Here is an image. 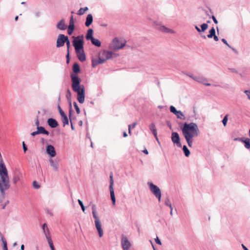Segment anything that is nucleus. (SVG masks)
I'll return each instance as SVG.
<instances>
[{"mask_svg": "<svg viewBox=\"0 0 250 250\" xmlns=\"http://www.w3.org/2000/svg\"><path fill=\"white\" fill-rule=\"evenodd\" d=\"M171 141L174 145H176L178 147H182L180 142V138L179 134L176 132H173L171 133Z\"/></svg>", "mask_w": 250, "mask_h": 250, "instance_id": "nucleus-9", "label": "nucleus"}, {"mask_svg": "<svg viewBox=\"0 0 250 250\" xmlns=\"http://www.w3.org/2000/svg\"><path fill=\"white\" fill-rule=\"evenodd\" d=\"M74 39L73 41V45L75 48V52L78 59L82 62L85 61L86 57L83 49V36L73 37Z\"/></svg>", "mask_w": 250, "mask_h": 250, "instance_id": "nucleus-3", "label": "nucleus"}, {"mask_svg": "<svg viewBox=\"0 0 250 250\" xmlns=\"http://www.w3.org/2000/svg\"><path fill=\"white\" fill-rule=\"evenodd\" d=\"M183 150L186 157H188L190 154V151L186 145H184L183 147Z\"/></svg>", "mask_w": 250, "mask_h": 250, "instance_id": "nucleus-30", "label": "nucleus"}, {"mask_svg": "<svg viewBox=\"0 0 250 250\" xmlns=\"http://www.w3.org/2000/svg\"><path fill=\"white\" fill-rule=\"evenodd\" d=\"M181 130L189 147L192 146L193 137H197L200 134V131L197 125L195 123L184 124Z\"/></svg>", "mask_w": 250, "mask_h": 250, "instance_id": "nucleus-2", "label": "nucleus"}, {"mask_svg": "<svg viewBox=\"0 0 250 250\" xmlns=\"http://www.w3.org/2000/svg\"><path fill=\"white\" fill-rule=\"evenodd\" d=\"M113 184H114V180H113V176L112 173H111L110 175V185H109V190L111 199L112 201V204L113 205H115L116 202V198L114 193V190L113 188Z\"/></svg>", "mask_w": 250, "mask_h": 250, "instance_id": "nucleus-6", "label": "nucleus"}, {"mask_svg": "<svg viewBox=\"0 0 250 250\" xmlns=\"http://www.w3.org/2000/svg\"><path fill=\"white\" fill-rule=\"evenodd\" d=\"M88 10V8L87 7H85L84 8H81L79 11H78L77 14L79 15H83L84 12Z\"/></svg>", "mask_w": 250, "mask_h": 250, "instance_id": "nucleus-32", "label": "nucleus"}, {"mask_svg": "<svg viewBox=\"0 0 250 250\" xmlns=\"http://www.w3.org/2000/svg\"><path fill=\"white\" fill-rule=\"evenodd\" d=\"M58 108L60 115L61 116V118H62V114H63L62 109L61 105L59 104H58Z\"/></svg>", "mask_w": 250, "mask_h": 250, "instance_id": "nucleus-48", "label": "nucleus"}, {"mask_svg": "<svg viewBox=\"0 0 250 250\" xmlns=\"http://www.w3.org/2000/svg\"><path fill=\"white\" fill-rule=\"evenodd\" d=\"M211 18L213 20L214 22L215 23V24H217L218 23V21L216 20L215 17L213 15H212L211 16Z\"/></svg>", "mask_w": 250, "mask_h": 250, "instance_id": "nucleus-56", "label": "nucleus"}, {"mask_svg": "<svg viewBox=\"0 0 250 250\" xmlns=\"http://www.w3.org/2000/svg\"><path fill=\"white\" fill-rule=\"evenodd\" d=\"M47 124L51 128H55L58 125L57 121L53 118H49L47 120Z\"/></svg>", "mask_w": 250, "mask_h": 250, "instance_id": "nucleus-17", "label": "nucleus"}, {"mask_svg": "<svg viewBox=\"0 0 250 250\" xmlns=\"http://www.w3.org/2000/svg\"><path fill=\"white\" fill-rule=\"evenodd\" d=\"M71 111H72V110H71V109H70V111H69V119H70V123H71V129L72 130H74V127L73 125L72 120L73 119H74V118L72 117V116L71 115Z\"/></svg>", "mask_w": 250, "mask_h": 250, "instance_id": "nucleus-33", "label": "nucleus"}, {"mask_svg": "<svg viewBox=\"0 0 250 250\" xmlns=\"http://www.w3.org/2000/svg\"><path fill=\"white\" fill-rule=\"evenodd\" d=\"M46 153L51 157H54L56 155L54 147L51 145H47L46 149Z\"/></svg>", "mask_w": 250, "mask_h": 250, "instance_id": "nucleus-13", "label": "nucleus"}, {"mask_svg": "<svg viewBox=\"0 0 250 250\" xmlns=\"http://www.w3.org/2000/svg\"><path fill=\"white\" fill-rule=\"evenodd\" d=\"M69 123L68 119L66 114L63 113V126L68 125Z\"/></svg>", "mask_w": 250, "mask_h": 250, "instance_id": "nucleus-36", "label": "nucleus"}, {"mask_svg": "<svg viewBox=\"0 0 250 250\" xmlns=\"http://www.w3.org/2000/svg\"><path fill=\"white\" fill-rule=\"evenodd\" d=\"M91 43L96 46L100 47L101 45V42L94 38L91 40Z\"/></svg>", "mask_w": 250, "mask_h": 250, "instance_id": "nucleus-28", "label": "nucleus"}, {"mask_svg": "<svg viewBox=\"0 0 250 250\" xmlns=\"http://www.w3.org/2000/svg\"><path fill=\"white\" fill-rule=\"evenodd\" d=\"M149 129L152 132L153 135L155 137L156 139L158 141L157 137V129L156 128L155 125L154 123H151L149 125Z\"/></svg>", "mask_w": 250, "mask_h": 250, "instance_id": "nucleus-18", "label": "nucleus"}, {"mask_svg": "<svg viewBox=\"0 0 250 250\" xmlns=\"http://www.w3.org/2000/svg\"><path fill=\"white\" fill-rule=\"evenodd\" d=\"M0 177L2 183L4 184V188L8 189L10 188L8 171L1 158L0 160Z\"/></svg>", "mask_w": 250, "mask_h": 250, "instance_id": "nucleus-4", "label": "nucleus"}, {"mask_svg": "<svg viewBox=\"0 0 250 250\" xmlns=\"http://www.w3.org/2000/svg\"><path fill=\"white\" fill-rule=\"evenodd\" d=\"M185 75H186L187 76L191 78V79H192L193 80H194V77H196V76H194L193 74H191V73H184Z\"/></svg>", "mask_w": 250, "mask_h": 250, "instance_id": "nucleus-49", "label": "nucleus"}, {"mask_svg": "<svg viewBox=\"0 0 250 250\" xmlns=\"http://www.w3.org/2000/svg\"><path fill=\"white\" fill-rule=\"evenodd\" d=\"M208 27V25L207 23H203L201 25V32L205 31Z\"/></svg>", "mask_w": 250, "mask_h": 250, "instance_id": "nucleus-40", "label": "nucleus"}, {"mask_svg": "<svg viewBox=\"0 0 250 250\" xmlns=\"http://www.w3.org/2000/svg\"><path fill=\"white\" fill-rule=\"evenodd\" d=\"M137 123L136 122L133 123L132 125H128V133L131 134V129L134 128L136 125Z\"/></svg>", "mask_w": 250, "mask_h": 250, "instance_id": "nucleus-39", "label": "nucleus"}, {"mask_svg": "<svg viewBox=\"0 0 250 250\" xmlns=\"http://www.w3.org/2000/svg\"><path fill=\"white\" fill-rule=\"evenodd\" d=\"M121 244L124 250H128L131 246L127 238L124 235L122 236Z\"/></svg>", "mask_w": 250, "mask_h": 250, "instance_id": "nucleus-10", "label": "nucleus"}, {"mask_svg": "<svg viewBox=\"0 0 250 250\" xmlns=\"http://www.w3.org/2000/svg\"><path fill=\"white\" fill-rule=\"evenodd\" d=\"M194 81H195L198 83H201L206 86L211 85L210 83H206V82H207V79L203 76H196V77H194Z\"/></svg>", "mask_w": 250, "mask_h": 250, "instance_id": "nucleus-12", "label": "nucleus"}, {"mask_svg": "<svg viewBox=\"0 0 250 250\" xmlns=\"http://www.w3.org/2000/svg\"><path fill=\"white\" fill-rule=\"evenodd\" d=\"M159 30H160L161 31H162L163 32H165V33H174V30L170 29L168 28H167L164 25H161L159 27Z\"/></svg>", "mask_w": 250, "mask_h": 250, "instance_id": "nucleus-21", "label": "nucleus"}, {"mask_svg": "<svg viewBox=\"0 0 250 250\" xmlns=\"http://www.w3.org/2000/svg\"><path fill=\"white\" fill-rule=\"evenodd\" d=\"M47 241H48V244L49 245V247L50 248V247H53L54 246V245H53V241L51 239V236H48L47 238H46Z\"/></svg>", "mask_w": 250, "mask_h": 250, "instance_id": "nucleus-35", "label": "nucleus"}, {"mask_svg": "<svg viewBox=\"0 0 250 250\" xmlns=\"http://www.w3.org/2000/svg\"><path fill=\"white\" fill-rule=\"evenodd\" d=\"M33 187L35 189H39L41 187L40 185L36 181L33 182Z\"/></svg>", "mask_w": 250, "mask_h": 250, "instance_id": "nucleus-43", "label": "nucleus"}, {"mask_svg": "<svg viewBox=\"0 0 250 250\" xmlns=\"http://www.w3.org/2000/svg\"><path fill=\"white\" fill-rule=\"evenodd\" d=\"M42 229L46 238L48 236H51L50 230L46 223H44L42 226Z\"/></svg>", "mask_w": 250, "mask_h": 250, "instance_id": "nucleus-19", "label": "nucleus"}, {"mask_svg": "<svg viewBox=\"0 0 250 250\" xmlns=\"http://www.w3.org/2000/svg\"><path fill=\"white\" fill-rule=\"evenodd\" d=\"M126 42L120 40L117 38H115L113 41V49L114 51H117L119 49L123 48Z\"/></svg>", "mask_w": 250, "mask_h": 250, "instance_id": "nucleus-7", "label": "nucleus"}, {"mask_svg": "<svg viewBox=\"0 0 250 250\" xmlns=\"http://www.w3.org/2000/svg\"><path fill=\"white\" fill-rule=\"evenodd\" d=\"M78 202L79 204L81 206L83 211L84 212L85 211V208L83 205V202L80 199H78Z\"/></svg>", "mask_w": 250, "mask_h": 250, "instance_id": "nucleus-38", "label": "nucleus"}, {"mask_svg": "<svg viewBox=\"0 0 250 250\" xmlns=\"http://www.w3.org/2000/svg\"><path fill=\"white\" fill-rule=\"evenodd\" d=\"M57 28L60 30H62V19L58 23Z\"/></svg>", "mask_w": 250, "mask_h": 250, "instance_id": "nucleus-45", "label": "nucleus"}, {"mask_svg": "<svg viewBox=\"0 0 250 250\" xmlns=\"http://www.w3.org/2000/svg\"><path fill=\"white\" fill-rule=\"evenodd\" d=\"M242 248L244 249V250H248L247 248L244 245L242 244Z\"/></svg>", "mask_w": 250, "mask_h": 250, "instance_id": "nucleus-64", "label": "nucleus"}, {"mask_svg": "<svg viewBox=\"0 0 250 250\" xmlns=\"http://www.w3.org/2000/svg\"><path fill=\"white\" fill-rule=\"evenodd\" d=\"M95 227L98 231V234L100 237H101L103 235V230L102 228V225L100 221H96L95 222Z\"/></svg>", "mask_w": 250, "mask_h": 250, "instance_id": "nucleus-16", "label": "nucleus"}, {"mask_svg": "<svg viewBox=\"0 0 250 250\" xmlns=\"http://www.w3.org/2000/svg\"><path fill=\"white\" fill-rule=\"evenodd\" d=\"M175 115L176 116V117L178 119H181L182 120H186L185 116L183 114V113L180 110H178L177 113L175 114Z\"/></svg>", "mask_w": 250, "mask_h": 250, "instance_id": "nucleus-27", "label": "nucleus"}, {"mask_svg": "<svg viewBox=\"0 0 250 250\" xmlns=\"http://www.w3.org/2000/svg\"><path fill=\"white\" fill-rule=\"evenodd\" d=\"M165 205H166L169 207H171V204L170 200L168 198H166L165 202Z\"/></svg>", "mask_w": 250, "mask_h": 250, "instance_id": "nucleus-46", "label": "nucleus"}, {"mask_svg": "<svg viewBox=\"0 0 250 250\" xmlns=\"http://www.w3.org/2000/svg\"><path fill=\"white\" fill-rule=\"evenodd\" d=\"M69 52H68L67 55H66V58H67V63H68L69 62Z\"/></svg>", "mask_w": 250, "mask_h": 250, "instance_id": "nucleus-61", "label": "nucleus"}, {"mask_svg": "<svg viewBox=\"0 0 250 250\" xmlns=\"http://www.w3.org/2000/svg\"><path fill=\"white\" fill-rule=\"evenodd\" d=\"M4 188V184L2 183L1 179H0V190L3 192L4 190H7V189H5Z\"/></svg>", "mask_w": 250, "mask_h": 250, "instance_id": "nucleus-47", "label": "nucleus"}, {"mask_svg": "<svg viewBox=\"0 0 250 250\" xmlns=\"http://www.w3.org/2000/svg\"><path fill=\"white\" fill-rule=\"evenodd\" d=\"M75 28L74 25V20L73 16H71L70 19L69 24L68 26L67 32L68 34L70 35L72 34Z\"/></svg>", "mask_w": 250, "mask_h": 250, "instance_id": "nucleus-14", "label": "nucleus"}, {"mask_svg": "<svg viewBox=\"0 0 250 250\" xmlns=\"http://www.w3.org/2000/svg\"><path fill=\"white\" fill-rule=\"evenodd\" d=\"M57 47L62 46V34H60L59 35L57 41Z\"/></svg>", "mask_w": 250, "mask_h": 250, "instance_id": "nucleus-26", "label": "nucleus"}, {"mask_svg": "<svg viewBox=\"0 0 250 250\" xmlns=\"http://www.w3.org/2000/svg\"><path fill=\"white\" fill-rule=\"evenodd\" d=\"M233 73H237V70L234 68L229 69Z\"/></svg>", "mask_w": 250, "mask_h": 250, "instance_id": "nucleus-63", "label": "nucleus"}, {"mask_svg": "<svg viewBox=\"0 0 250 250\" xmlns=\"http://www.w3.org/2000/svg\"><path fill=\"white\" fill-rule=\"evenodd\" d=\"M170 111L175 115L177 113L178 110H176L174 106L171 105L170 106Z\"/></svg>", "mask_w": 250, "mask_h": 250, "instance_id": "nucleus-41", "label": "nucleus"}, {"mask_svg": "<svg viewBox=\"0 0 250 250\" xmlns=\"http://www.w3.org/2000/svg\"><path fill=\"white\" fill-rule=\"evenodd\" d=\"M113 52L111 51L104 50L99 54V57L102 60L104 61V62L107 60L110 59L112 58Z\"/></svg>", "mask_w": 250, "mask_h": 250, "instance_id": "nucleus-8", "label": "nucleus"}, {"mask_svg": "<svg viewBox=\"0 0 250 250\" xmlns=\"http://www.w3.org/2000/svg\"><path fill=\"white\" fill-rule=\"evenodd\" d=\"M228 115H226L224 118H223V120H222V123L224 125V126H226V125H227V122H228Z\"/></svg>", "mask_w": 250, "mask_h": 250, "instance_id": "nucleus-44", "label": "nucleus"}, {"mask_svg": "<svg viewBox=\"0 0 250 250\" xmlns=\"http://www.w3.org/2000/svg\"><path fill=\"white\" fill-rule=\"evenodd\" d=\"M22 177V174L19 170L16 171L12 178V182L14 184H16Z\"/></svg>", "mask_w": 250, "mask_h": 250, "instance_id": "nucleus-15", "label": "nucleus"}, {"mask_svg": "<svg viewBox=\"0 0 250 250\" xmlns=\"http://www.w3.org/2000/svg\"><path fill=\"white\" fill-rule=\"evenodd\" d=\"M35 125H37V127H40L39 126L40 122H39V119H38V116H37V118H36V121H35Z\"/></svg>", "mask_w": 250, "mask_h": 250, "instance_id": "nucleus-54", "label": "nucleus"}, {"mask_svg": "<svg viewBox=\"0 0 250 250\" xmlns=\"http://www.w3.org/2000/svg\"><path fill=\"white\" fill-rule=\"evenodd\" d=\"M155 241L157 244L160 245H162V243L158 237H156V238L155 239Z\"/></svg>", "mask_w": 250, "mask_h": 250, "instance_id": "nucleus-53", "label": "nucleus"}, {"mask_svg": "<svg viewBox=\"0 0 250 250\" xmlns=\"http://www.w3.org/2000/svg\"><path fill=\"white\" fill-rule=\"evenodd\" d=\"M37 134H39L38 130L36 131H34V132H33L32 133H31V135L33 136H36V135Z\"/></svg>", "mask_w": 250, "mask_h": 250, "instance_id": "nucleus-59", "label": "nucleus"}, {"mask_svg": "<svg viewBox=\"0 0 250 250\" xmlns=\"http://www.w3.org/2000/svg\"><path fill=\"white\" fill-rule=\"evenodd\" d=\"M8 203H9V201H6V202H5L4 204H1V208H2V209H4V208H5V207H6V205H7V204H8Z\"/></svg>", "mask_w": 250, "mask_h": 250, "instance_id": "nucleus-57", "label": "nucleus"}, {"mask_svg": "<svg viewBox=\"0 0 250 250\" xmlns=\"http://www.w3.org/2000/svg\"><path fill=\"white\" fill-rule=\"evenodd\" d=\"M195 28L198 32H201V29H200L197 25L195 26Z\"/></svg>", "mask_w": 250, "mask_h": 250, "instance_id": "nucleus-60", "label": "nucleus"}, {"mask_svg": "<svg viewBox=\"0 0 250 250\" xmlns=\"http://www.w3.org/2000/svg\"><path fill=\"white\" fill-rule=\"evenodd\" d=\"M37 128L39 134H43L46 135H48L49 134V132L43 126L38 127H37Z\"/></svg>", "mask_w": 250, "mask_h": 250, "instance_id": "nucleus-24", "label": "nucleus"}, {"mask_svg": "<svg viewBox=\"0 0 250 250\" xmlns=\"http://www.w3.org/2000/svg\"><path fill=\"white\" fill-rule=\"evenodd\" d=\"M103 63H104V61L102 60L99 57L98 60H92V65L93 67H95L99 64H102Z\"/></svg>", "mask_w": 250, "mask_h": 250, "instance_id": "nucleus-23", "label": "nucleus"}, {"mask_svg": "<svg viewBox=\"0 0 250 250\" xmlns=\"http://www.w3.org/2000/svg\"><path fill=\"white\" fill-rule=\"evenodd\" d=\"M72 70L74 73L71 74L72 88L73 90L77 93V99L79 102L83 104L84 101L85 90L84 85L80 84L81 79L77 75L81 71L80 66L77 62L74 63Z\"/></svg>", "mask_w": 250, "mask_h": 250, "instance_id": "nucleus-1", "label": "nucleus"}, {"mask_svg": "<svg viewBox=\"0 0 250 250\" xmlns=\"http://www.w3.org/2000/svg\"><path fill=\"white\" fill-rule=\"evenodd\" d=\"M244 138H236L234 139V141H239L240 142H243Z\"/></svg>", "mask_w": 250, "mask_h": 250, "instance_id": "nucleus-58", "label": "nucleus"}, {"mask_svg": "<svg viewBox=\"0 0 250 250\" xmlns=\"http://www.w3.org/2000/svg\"><path fill=\"white\" fill-rule=\"evenodd\" d=\"M50 166L52 167L53 170L58 171L59 167L60 160L58 158H50L49 160Z\"/></svg>", "mask_w": 250, "mask_h": 250, "instance_id": "nucleus-11", "label": "nucleus"}, {"mask_svg": "<svg viewBox=\"0 0 250 250\" xmlns=\"http://www.w3.org/2000/svg\"><path fill=\"white\" fill-rule=\"evenodd\" d=\"M93 30L92 29H89L87 31L85 38L87 40H91L94 38L93 37Z\"/></svg>", "mask_w": 250, "mask_h": 250, "instance_id": "nucleus-22", "label": "nucleus"}, {"mask_svg": "<svg viewBox=\"0 0 250 250\" xmlns=\"http://www.w3.org/2000/svg\"><path fill=\"white\" fill-rule=\"evenodd\" d=\"M222 42L225 43V44H226L228 47H229V48H231V46H230L229 43H228L227 40L225 39H222Z\"/></svg>", "mask_w": 250, "mask_h": 250, "instance_id": "nucleus-50", "label": "nucleus"}, {"mask_svg": "<svg viewBox=\"0 0 250 250\" xmlns=\"http://www.w3.org/2000/svg\"><path fill=\"white\" fill-rule=\"evenodd\" d=\"M243 143L245 144V147L247 149H250V139L244 138Z\"/></svg>", "mask_w": 250, "mask_h": 250, "instance_id": "nucleus-29", "label": "nucleus"}, {"mask_svg": "<svg viewBox=\"0 0 250 250\" xmlns=\"http://www.w3.org/2000/svg\"><path fill=\"white\" fill-rule=\"evenodd\" d=\"M93 22V16L91 14H88L86 18V21L85 25L86 27H89Z\"/></svg>", "mask_w": 250, "mask_h": 250, "instance_id": "nucleus-20", "label": "nucleus"}, {"mask_svg": "<svg viewBox=\"0 0 250 250\" xmlns=\"http://www.w3.org/2000/svg\"><path fill=\"white\" fill-rule=\"evenodd\" d=\"M1 240L3 243V245H7V242L6 239L4 238L3 236H2L1 238Z\"/></svg>", "mask_w": 250, "mask_h": 250, "instance_id": "nucleus-51", "label": "nucleus"}, {"mask_svg": "<svg viewBox=\"0 0 250 250\" xmlns=\"http://www.w3.org/2000/svg\"><path fill=\"white\" fill-rule=\"evenodd\" d=\"M5 190H4L3 192H2L1 190H0V203H1V202H2L3 200V199H4V198H5Z\"/></svg>", "mask_w": 250, "mask_h": 250, "instance_id": "nucleus-37", "label": "nucleus"}, {"mask_svg": "<svg viewBox=\"0 0 250 250\" xmlns=\"http://www.w3.org/2000/svg\"><path fill=\"white\" fill-rule=\"evenodd\" d=\"M73 105H74L75 109V110L76 111L77 113L78 114H80V109L79 106H78L76 102H74L73 103Z\"/></svg>", "mask_w": 250, "mask_h": 250, "instance_id": "nucleus-42", "label": "nucleus"}, {"mask_svg": "<svg viewBox=\"0 0 250 250\" xmlns=\"http://www.w3.org/2000/svg\"><path fill=\"white\" fill-rule=\"evenodd\" d=\"M215 35V30L212 27L209 31V34L207 35L208 38H212Z\"/></svg>", "mask_w": 250, "mask_h": 250, "instance_id": "nucleus-31", "label": "nucleus"}, {"mask_svg": "<svg viewBox=\"0 0 250 250\" xmlns=\"http://www.w3.org/2000/svg\"><path fill=\"white\" fill-rule=\"evenodd\" d=\"M147 185L149 186L150 191L158 199V201L160 202L161 201V191L159 188L151 182H148Z\"/></svg>", "mask_w": 250, "mask_h": 250, "instance_id": "nucleus-5", "label": "nucleus"}, {"mask_svg": "<svg viewBox=\"0 0 250 250\" xmlns=\"http://www.w3.org/2000/svg\"><path fill=\"white\" fill-rule=\"evenodd\" d=\"M22 147L24 152H25L27 150V147L24 142H22Z\"/></svg>", "mask_w": 250, "mask_h": 250, "instance_id": "nucleus-52", "label": "nucleus"}, {"mask_svg": "<svg viewBox=\"0 0 250 250\" xmlns=\"http://www.w3.org/2000/svg\"><path fill=\"white\" fill-rule=\"evenodd\" d=\"M245 93L248 96V98L250 100V90H245Z\"/></svg>", "mask_w": 250, "mask_h": 250, "instance_id": "nucleus-55", "label": "nucleus"}, {"mask_svg": "<svg viewBox=\"0 0 250 250\" xmlns=\"http://www.w3.org/2000/svg\"><path fill=\"white\" fill-rule=\"evenodd\" d=\"M64 43H66L67 47L68 48L70 45V42L68 37L67 36H65L63 35V44H64Z\"/></svg>", "mask_w": 250, "mask_h": 250, "instance_id": "nucleus-34", "label": "nucleus"}, {"mask_svg": "<svg viewBox=\"0 0 250 250\" xmlns=\"http://www.w3.org/2000/svg\"><path fill=\"white\" fill-rule=\"evenodd\" d=\"M92 209L93 217L95 219V222H96V221H100V220L99 219V218L96 213V206L95 205H92Z\"/></svg>", "mask_w": 250, "mask_h": 250, "instance_id": "nucleus-25", "label": "nucleus"}, {"mask_svg": "<svg viewBox=\"0 0 250 250\" xmlns=\"http://www.w3.org/2000/svg\"><path fill=\"white\" fill-rule=\"evenodd\" d=\"M213 37L214 38V40L215 41H218L219 40L218 37L217 36H216L215 35L214 36H213Z\"/></svg>", "mask_w": 250, "mask_h": 250, "instance_id": "nucleus-62", "label": "nucleus"}]
</instances>
